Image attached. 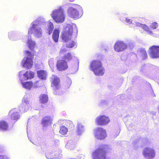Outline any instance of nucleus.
I'll return each mask as SVG.
<instances>
[{
    "instance_id": "1",
    "label": "nucleus",
    "mask_w": 159,
    "mask_h": 159,
    "mask_svg": "<svg viewBox=\"0 0 159 159\" xmlns=\"http://www.w3.org/2000/svg\"><path fill=\"white\" fill-rule=\"evenodd\" d=\"M73 32H77V30L75 24L73 25H68L65 30L61 33L62 40L65 42H68L66 44V47L67 48H72L75 46L76 47V43L70 40Z\"/></svg>"
},
{
    "instance_id": "2",
    "label": "nucleus",
    "mask_w": 159,
    "mask_h": 159,
    "mask_svg": "<svg viewBox=\"0 0 159 159\" xmlns=\"http://www.w3.org/2000/svg\"><path fill=\"white\" fill-rule=\"evenodd\" d=\"M90 68L95 75H102L104 73V69L101 61L98 60L92 61L90 63Z\"/></svg>"
},
{
    "instance_id": "3",
    "label": "nucleus",
    "mask_w": 159,
    "mask_h": 159,
    "mask_svg": "<svg viewBox=\"0 0 159 159\" xmlns=\"http://www.w3.org/2000/svg\"><path fill=\"white\" fill-rule=\"evenodd\" d=\"M51 15L54 21L57 23H62L65 18L64 11L61 7L53 11Z\"/></svg>"
},
{
    "instance_id": "4",
    "label": "nucleus",
    "mask_w": 159,
    "mask_h": 159,
    "mask_svg": "<svg viewBox=\"0 0 159 159\" xmlns=\"http://www.w3.org/2000/svg\"><path fill=\"white\" fill-rule=\"evenodd\" d=\"M143 154L147 159H152L155 156L156 151L152 148L147 147L143 149Z\"/></svg>"
},
{
    "instance_id": "5",
    "label": "nucleus",
    "mask_w": 159,
    "mask_h": 159,
    "mask_svg": "<svg viewBox=\"0 0 159 159\" xmlns=\"http://www.w3.org/2000/svg\"><path fill=\"white\" fill-rule=\"evenodd\" d=\"M106 151L103 148H99L93 152L92 157L93 159H106Z\"/></svg>"
},
{
    "instance_id": "6",
    "label": "nucleus",
    "mask_w": 159,
    "mask_h": 159,
    "mask_svg": "<svg viewBox=\"0 0 159 159\" xmlns=\"http://www.w3.org/2000/svg\"><path fill=\"white\" fill-rule=\"evenodd\" d=\"M128 46L123 41H118L115 44L114 49L115 51L120 52L125 50Z\"/></svg>"
},
{
    "instance_id": "7",
    "label": "nucleus",
    "mask_w": 159,
    "mask_h": 159,
    "mask_svg": "<svg viewBox=\"0 0 159 159\" xmlns=\"http://www.w3.org/2000/svg\"><path fill=\"white\" fill-rule=\"evenodd\" d=\"M95 137L98 139H103L106 137V130L104 129L99 127L94 130Z\"/></svg>"
},
{
    "instance_id": "8",
    "label": "nucleus",
    "mask_w": 159,
    "mask_h": 159,
    "mask_svg": "<svg viewBox=\"0 0 159 159\" xmlns=\"http://www.w3.org/2000/svg\"><path fill=\"white\" fill-rule=\"evenodd\" d=\"M51 87L55 90H58L60 88V79L55 75H52L51 76Z\"/></svg>"
},
{
    "instance_id": "9",
    "label": "nucleus",
    "mask_w": 159,
    "mask_h": 159,
    "mask_svg": "<svg viewBox=\"0 0 159 159\" xmlns=\"http://www.w3.org/2000/svg\"><path fill=\"white\" fill-rule=\"evenodd\" d=\"M95 121L98 125H102L108 124L110 120L108 117L103 115L98 116Z\"/></svg>"
},
{
    "instance_id": "10",
    "label": "nucleus",
    "mask_w": 159,
    "mask_h": 159,
    "mask_svg": "<svg viewBox=\"0 0 159 159\" xmlns=\"http://www.w3.org/2000/svg\"><path fill=\"white\" fill-rule=\"evenodd\" d=\"M67 13L68 16L72 18L77 19L80 17L78 11L73 7H70L68 9Z\"/></svg>"
},
{
    "instance_id": "11",
    "label": "nucleus",
    "mask_w": 159,
    "mask_h": 159,
    "mask_svg": "<svg viewBox=\"0 0 159 159\" xmlns=\"http://www.w3.org/2000/svg\"><path fill=\"white\" fill-rule=\"evenodd\" d=\"M150 53L153 58L159 57V46H153L149 48Z\"/></svg>"
},
{
    "instance_id": "12",
    "label": "nucleus",
    "mask_w": 159,
    "mask_h": 159,
    "mask_svg": "<svg viewBox=\"0 0 159 159\" xmlns=\"http://www.w3.org/2000/svg\"><path fill=\"white\" fill-rule=\"evenodd\" d=\"M22 66L29 69L32 67L33 65V61L31 58L28 57H24L21 62Z\"/></svg>"
},
{
    "instance_id": "13",
    "label": "nucleus",
    "mask_w": 159,
    "mask_h": 159,
    "mask_svg": "<svg viewBox=\"0 0 159 159\" xmlns=\"http://www.w3.org/2000/svg\"><path fill=\"white\" fill-rule=\"evenodd\" d=\"M36 25L33 24L32 27L30 28L28 31L29 34H31L33 32V30H34V35L37 37H39L41 36L42 34V31L40 28L34 29Z\"/></svg>"
},
{
    "instance_id": "14",
    "label": "nucleus",
    "mask_w": 159,
    "mask_h": 159,
    "mask_svg": "<svg viewBox=\"0 0 159 159\" xmlns=\"http://www.w3.org/2000/svg\"><path fill=\"white\" fill-rule=\"evenodd\" d=\"M57 69L59 71L65 70L68 68L66 62L63 60L58 61L57 62Z\"/></svg>"
},
{
    "instance_id": "15",
    "label": "nucleus",
    "mask_w": 159,
    "mask_h": 159,
    "mask_svg": "<svg viewBox=\"0 0 159 159\" xmlns=\"http://www.w3.org/2000/svg\"><path fill=\"white\" fill-rule=\"evenodd\" d=\"M8 115L12 120L16 121L19 118L18 112L15 109L11 110L9 112Z\"/></svg>"
},
{
    "instance_id": "16",
    "label": "nucleus",
    "mask_w": 159,
    "mask_h": 159,
    "mask_svg": "<svg viewBox=\"0 0 159 159\" xmlns=\"http://www.w3.org/2000/svg\"><path fill=\"white\" fill-rule=\"evenodd\" d=\"M135 25L137 26L142 27L143 29L146 31H147L148 33L150 34H152V31L150 30V28L144 25H142L141 23L138 22H136Z\"/></svg>"
},
{
    "instance_id": "17",
    "label": "nucleus",
    "mask_w": 159,
    "mask_h": 159,
    "mask_svg": "<svg viewBox=\"0 0 159 159\" xmlns=\"http://www.w3.org/2000/svg\"><path fill=\"white\" fill-rule=\"evenodd\" d=\"M59 33V30L58 29H56L53 32L52 38L55 42H57L58 41Z\"/></svg>"
},
{
    "instance_id": "18",
    "label": "nucleus",
    "mask_w": 159,
    "mask_h": 159,
    "mask_svg": "<svg viewBox=\"0 0 159 159\" xmlns=\"http://www.w3.org/2000/svg\"><path fill=\"white\" fill-rule=\"evenodd\" d=\"M9 125L8 123L4 120L0 121V129L3 130H7L8 129Z\"/></svg>"
},
{
    "instance_id": "19",
    "label": "nucleus",
    "mask_w": 159,
    "mask_h": 159,
    "mask_svg": "<svg viewBox=\"0 0 159 159\" xmlns=\"http://www.w3.org/2000/svg\"><path fill=\"white\" fill-rule=\"evenodd\" d=\"M39 99L40 103L43 104L47 103L48 100V95L44 94H41L39 97Z\"/></svg>"
},
{
    "instance_id": "20",
    "label": "nucleus",
    "mask_w": 159,
    "mask_h": 159,
    "mask_svg": "<svg viewBox=\"0 0 159 159\" xmlns=\"http://www.w3.org/2000/svg\"><path fill=\"white\" fill-rule=\"evenodd\" d=\"M25 78V80L30 79L34 78V73L30 70L27 71L24 75Z\"/></svg>"
},
{
    "instance_id": "21",
    "label": "nucleus",
    "mask_w": 159,
    "mask_h": 159,
    "mask_svg": "<svg viewBox=\"0 0 159 159\" xmlns=\"http://www.w3.org/2000/svg\"><path fill=\"white\" fill-rule=\"evenodd\" d=\"M21 84L23 87L26 89H30L33 86V83L31 81L27 82L25 83H23V80H21Z\"/></svg>"
},
{
    "instance_id": "22",
    "label": "nucleus",
    "mask_w": 159,
    "mask_h": 159,
    "mask_svg": "<svg viewBox=\"0 0 159 159\" xmlns=\"http://www.w3.org/2000/svg\"><path fill=\"white\" fill-rule=\"evenodd\" d=\"M75 142H73V140H70L67 143L66 147L70 150L73 149L75 148Z\"/></svg>"
},
{
    "instance_id": "23",
    "label": "nucleus",
    "mask_w": 159,
    "mask_h": 159,
    "mask_svg": "<svg viewBox=\"0 0 159 159\" xmlns=\"http://www.w3.org/2000/svg\"><path fill=\"white\" fill-rule=\"evenodd\" d=\"M84 128L83 126L80 123H78L77 124V128L76 129V132L77 134L80 135L84 131Z\"/></svg>"
},
{
    "instance_id": "24",
    "label": "nucleus",
    "mask_w": 159,
    "mask_h": 159,
    "mask_svg": "<svg viewBox=\"0 0 159 159\" xmlns=\"http://www.w3.org/2000/svg\"><path fill=\"white\" fill-rule=\"evenodd\" d=\"M37 74L38 77L41 79H45L46 77V74L45 71L43 70H40L37 71Z\"/></svg>"
},
{
    "instance_id": "25",
    "label": "nucleus",
    "mask_w": 159,
    "mask_h": 159,
    "mask_svg": "<svg viewBox=\"0 0 159 159\" xmlns=\"http://www.w3.org/2000/svg\"><path fill=\"white\" fill-rule=\"evenodd\" d=\"M139 54L142 57L143 59H146L147 57V55L145 50L143 48H141L140 49L139 52Z\"/></svg>"
},
{
    "instance_id": "26",
    "label": "nucleus",
    "mask_w": 159,
    "mask_h": 159,
    "mask_svg": "<svg viewBox=\"0 0 159 159\" xmlns=\"http://www.w3.org/2000/svg\"><path fill=\"white\" fill-rule=\"evenodd\" d=\"M68 131L67 129L64 126H62L60 128L59 132L62 135H64L66 134Z\"/></svg>"
},
{
    "instance_id": "27",
    "label": "nucleus",
    "mask_w": 159,
    "mask_h": 159,
    "mask_svg": "<svg viewBox=\"0 0 159 159\" xmlns=\"http://www.w3.org/2000/svg\"><path fill=\"white\" fill-rule=\"evenodd\" d=\"M35 45V43L31 40H29L28 41V46L29 48L31 49L33 48Z\"/></svg>"
},
{
    "instance_id": "28",
    "label": "nucleus",
    "mask_w": 159,
    "mask_h": 159,
    "mask_svg": "<svg viewBox=\"0 0 159 159\" xmlns=\"http://www.w3.org/2000/svg\"><path fill=\"white\" fill-rule=\"evenodd\" d=\"M49 121V118L45 117L42 120V123L43 125H45Z\"/></svg>"
},
{
    "instance_id": "29",
    "label": "nucleus",
    "mask_w": 159,
    "mask_h": 159,
    "mask_svg": "<svg viewBox=\"0 0 159 159\" xmlns=\"http://www.w3.org/2000/svg\"><path fill=\"white\" fill-rule=\"evenodd\" d=\"M25 53L27 56L30 57V58H32L34 56V54H32L30 52L28 51H25Z\"/></svg>"
},
{
    "instance_id": "30",
    "label": "nucleus",
    "mask_w": 159,
    "mask_h": 159,
    "mask_svg": "<svg viewBox=\"0 0 159 159\" xmlns=\"http://www.w3.org/2000/svg\"><path fill=\"white\" fill-rule=\"evenodd\" d=\"M64 59L66 60H70L71 59V56L70 53H68L65 55Z\"/></svg>"
},
{
    "instance_id": "31",
    "label": "nucleus",
    "mask_w": 159,
    "mask_h": 159,
    "mask_svg": "<svg viewBox=\"0 0 159 159\" xmlns=\"http://www.w3.org/2000/svg\"><path fill=\"white\" fill-rule=\"evenodd\" d=\"M158 27V25L157 23L156 22H153L150 26V27L151 28L155 29H156Z\"/></svg>"
},
{
    "instance_id": "32",
    "label": "nucleus",
    "mask_w": 159,
    "mask_h": 159,
    "mask_svg": "<svg viewBox=\"0 0 159 159\" xmlns=\"http://www.w3.org/2000/svg\"><path fill=\"white\" fill-rule=\"evenodd\" d=\"M67 126L68 127H70L72 128L74 127V125L72 122L71 121H69L67 124Z\"/></svg>"
},
{
    "instance_id": "33",
    "label": "nucleus",
    "mask_w": 159,
    "mask_h": 159,
    "mask_svg": "<svg viewBox=\"0 0 159 159\" xmlns=\"http://www.w3.org/2000/svg\"><path fill=\"white\" fill-rule=\"evenodd\" d=\"M67 87H69L71 84V79L69 78L67 79Z\"/></svg>"
},
{
    "instance_id": "34",
    "label": "nucleus",
    "mask_w": 159,
    "mask_h": 159,
    "mask_svg": "<svg viewBox=\"0 0 159 159\" xmlns=\"http://www.w3.org/2000/svg\"><path fill=\"white\" fill-rule=\"evenodd\" d=\"M67 51V49H66V48H65V47H62L61 49L60 50V52L61 53H63L65 51Z\"/></svg>"
},
{
    "instance_id": "35",
    "label": "nucleus",
    "mask_w": 159,
    "mask_h": 159,
    "mask_svg": "<svg viewBox=\"0 0 159 159\" xmlns=\"http://www.w3.org/2000/svg\"><path fill=\"white\" fill-rule=\"evenodd\" d=\"M120 129H117L116 133V134L114 135L115 137H116L119 134L120 132Z\"/></svg>"
},
{
    "instance_id": "36",
    "label": "nucleus",
    "mask_w": 159,
    "mask_h": 159,
    "mask_svg": "<svg viewBox=\"0 0 159 159\" xmlns=\"http://www.w3.org/2000/svg\"><path fill=\"white\" fill-rule=\"evenodd\" d=\"M126 22L129 24H130L132 22V20H131L128 19V18H126Z\"/></svg>"
},
{
    "instance_id": "37",
    "label": "nucleus",
    "mask_w": 159,
    "mask_h": 159,
    "mask_svg": "<svg viewBox=\"0 0 159 159\" xmlns=\"http://www.w3.org/2000/svg\"><path fill=\"white\" fill-rule=\"evenodd\" d=\"M0 159H9L6 156L0 155Z\"/></svg>"
},
{
    "instance_id": "38",
    "label": "nucleus",
    "mask_w": 159,
    "mask_h": 159,
    "mask_svg": "<svg viewBox=\"0 0 159 159\" xmlns=\"http://www.w3.org/2000/svg\"><path fill=\"white\" fill-rule=\"evenodd\" d=\"M39 81H37L34 84V86L36 87H39L40 86V84L39 83Z\"/></svg>"
},
{
    "instance_id": "39",
    "label": "nucleus",
    "mask_w": 159,
    "mask_h": 159,
    "mask_svg": "<svg viewBox=\"0 0 159 159\" xmlns=\"http://www.w3.org/2000/svg\"><path fill=\"white\" fill-rule=\"evenodd\" d=\"M151 96L152 97H155L156 96L154 94V92L153 91V90H152V88H151Z\"/></svg>"
},
{
    "instance_id": "40",
    "label": "nucleus",
    "mask_w": 159,
    "mask_h": 159,
    "mask_svg": "<svg viewBox=\"0 0 159 159\" xmlns=\"http://www.w3.org/2000/svg\"><path fill=\"white\" fill-rule=\"evenodd\" d=\"M50 31L52 30L53 28H54V25L51 22H50Z\"/></svg>"
},
{
    "instance_id": "41",
    "label": "nucleus",
    "mask_w": 159,
    "mask_h": 159,
    "mask_svg": "<svg viewBox=\"0 0 159 159\" xmlns=\"http://www.w3.org/2000/svg\"><path fill=\"white\" fill-rule=\"evenodd\" d=\"M132 144L133 145H134V147L135 148L137 146V143L135 144V143L134 142L132 143Z\"/></svg>"
},
{
    "instance_id": "42",
    "label": "nucleus",
    "mask_w": 159,
    "mask_h": 159,
    "mask_svg": "<svg viewBox=\"0 0 159 159\" xmlns=\"http://www.w3.org/2000/svg\"><path fill=\"white\" fill-rule=\"evenodd\" d=\"M75 6V7L77 8L80 7V6L78 5H76Z\"/></svg>"
},
{
    "instance_id": "43",
    "label": "nucleus",
    "mask_w": 159,
    "mask_h": 159,
    "mask_svg": "<svg viewBox=\"0 0 159 159\" xmlns=\"http://www.w3.org/2000/svg\"><path fill=\"white\" fill-rule=\"evenodd\" d=\"M147 140L146 139H144L143 140V141L145 142L144 143V144H147V143L146 142V141Z\"/></svg>"
},
{
    "instance_id": "44",
    "label": "nucleus",
    "mask_w": 159,
    "mask_h": 159,
    "mask_svg": "<svg viewBox=\"0 0 159 159\" xmlns=\"http://www.w3.org/2000/svg\"><path fill=\"white\" fill-rule=\"evenodd\" d=\"M46 157H47V158H48V159H49V156H48V157H47V155H46Z\"/></svg>"
},
{
    "instance_id": "45",
    "label": "nucleus",
    "mask_w": 159,
    "mask_h": 159,
    "mask_svg": "<svg viewBox=\"0 0 159 159\" xmlns=\"http://www.w3.org/2000/svg\"><path fill=\"white\" fill-rule=\"evenodd\" d=\"M48 34H50V30H48Z\"/></svg>"
},
{
    "instance_id": "46",
    "label": "nucleus",
    "mask_w": 159,
    "mask_h": 159,
    "mask_svg": "<svg viewBox=\"0 0 159 159\" xmlns=\"http://www.w3.org/2000/svg\"><path fill=\"white\" fill-rule=\"evenodd\" d=\"M56 126V125H53V127H55V126Z\"/></svg>"
},
{
    "instance_id": "47",
    "label": "nucleus",
    "mask_w": 159,
    "mask_h": 159,
    "mask_svg": "<svg viewBox=\"0 0 159 159\" xmlns=\"http://www.w3.org/2000/svg\"><path fill=\"white\" fill-rule=\"evenodd\" d=\"M56 94H58V95H59L60 94H59V93H56Z\"/></svg>"
}]
</instances>
